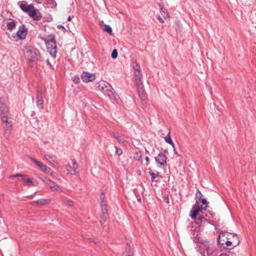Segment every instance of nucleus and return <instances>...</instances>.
<instances>
[{
    "instance_id": "nucleus-40",
    "label": "nucleus",
    "mask_w": 256,
    "mask_h": 256,
    "mask_svg": "<svg viewBox=\"0 0 256 256\" xmlns=\"http://www.w3.org/2000/svg\"><path fill=\"white\" fill-rule=\"evenodd\" d=\"M116 154L118 156H120L122 153V149L119 148H118V147H116Z\"/></svg>"
},
{
    "instance_id": "nucleus-20",
    "label": "nucleus",
    "mask_w": 256,
    "mask_h": 256,
    "mask_svg": "<svg viewBox=\"0 0 256 256\" xmlns=\"http://www.w3.org/2000/svg\"><path fill=\"white\" fill-rule=\"evenodd\" d=\"M134 76H135V82L136 84L142 83V74L140 72V70H136L134 72Z\"/></svg>"
},
{
    "instance_id": "nucleus-43",
    "label": "nucleus",
    "mask_w": 256,
    "mask_h": 256,
    "mask_svg": "<svg viewBox=\"0 0 256 256\" xmlns=\"http://www.w3.org/2000/svg\"><path fill=\"white\" fill-rule=\"evenodd\" d=\"M158 20L160 22H161V23H163L164 22V20L160 16H158Z\"/></svg>"
},
{
    "instance_id": "nucleus-22",
    "label": "nucleus",
    "mask_w": 256,
    "mask_h": 256,
    "mask_svg": "<svg viewBox=\"0 0 256 256\" xmlns=\"http://www.w3.org/2000/svg\"><path fill=\"white\" fill-rule=\"evenodd\" d=\"M44 159L50 164L54 162H56V158L53 156L48 154H44Z\"/></svg>"
},
{
    "instance_id": "nucleus-47",
    "label": "nucleus",
    "mask_w": 256,
    "mask_h": 256,
    "mask_svg": "<svg viewBox=\"0 0 256 256\" xmlns=\"http://www.w3.org/2000/svg\"><path fill=\"white\" fill-rule=\"evenodd\" d=\"M145 160L147 162V164H148L149 163V161H150L149 158L148 156H146L145 158Z\"/></svg>"
},
{
    "instance_id": "nucleus-8",
    "label": "nucleus",
    "mask_w": 256,
    "mask_h": 256,
    "mask_svg": "<svg viewBox=\"0 0 256 256\" xmlns=\"http://www.w3.org/2000/svg\"><path fill=\"white\" fill-rule=\"evenodd\" d=\"M44 184L49 186L50 188L54 192H62V188L54 182L45 177L42 179Z\"/></svg>"
},
{
    "instance_id": "nucleus-27",
    "label": "nucleus",
    "mask_w": 256,
    "mask_h": 256,
    "mask_svg": "<svg viewBox=\"0 0 256 256\" xmlns=\"http://www.w3.org/2000/svg\"><path fill=\"white\" fill-rule=\"evenodd\" d=\"M104 30L106 32L110 35L112 34V30L110 26L108 24H104Z\"/></svg>"
},
{
    "instance_id": "nucleus-31",
    "label": "nucleus",
    "mask_w": 256,
    "mask_h": 256,
    "mask_svg": "<svg viewBox=\"0 0 256 256\" xmlns=\"http://www.w3.org/2000/svg\"><path fill=\"white\" fill-rule=\"evenodd\" d=\"M51 56L54 58H56V49H52L48 50Z\"/></svg>"
},
{
    "instance_id": "nucleus-34",
    "label": "nucleus",
    "mask_w": 256,
    "mask_h": 256,
    "mask_svg": "<svg viewBox=\"0 0 256 256\" xmlns=\"http://www.w3.org/2000/svg\"><path fill=\"white\" fill-rule=\"evenodd\" d=\"M20 8L23 12H26L28 11L27 10H28V8H29V5L27 6L24 4H20Z\"/></svg>"
},
{
    "instance_id": "nucleus-16",
    "label": "nucleus",
    "mask_w": 256,
    "mask_h": 256,
    "mask_svg": "<svg viewBox=\"0 0 256 256\" xmlns=\"http://www.w3.org/2000/svg\"><path fill=\"white\" fill-rule=\"evenodd\" d=\"M194 219L195 220L196 224L199 226H204L206 224L208 223L207 219L202 215H199L198 218L196 217Z\"/></svg>"
},
{
    "instance_id": "nucleus-13",
    "label": "nucleus",
    "mask_w": 256,
    "mask_h": 256,
    "mask_svg": "<svg viewBox=\"0 0 256 256\" xmlns=\"http://www.w3.org/2000/svg\"><path fill=\"white\" fill-rule=\"evenodd\" d=\"M166 156L164 153H160L158 156L155 157V160L156 163L159 164L160 166H164L166 164Z\"/></svg>"
},
{
    "instance_id": "nucleus-2",
    "label": "nucleus",
    "mask_w": 256,
    "mask_h": 256,
    "mask_svg": "<svg viewBox=\"0 0 256 256\" xmlns=\"http://www.w3.org/2000/svg\"><path fill=\"white\" fill-rule=\"evenodd\" d=\"M197 204L193 206L190 216L192 218H196V216L198 215L199 212L202 210H206L208 206V202L204 198H199L196 200Z\"/></svg>"
},
{
    "instance_id": "nucleus-26",
    "label": "nucleus",
    "mask_w": 256,
    "mask_h": 256,
    "mask_svg": "<svg viewBox=\"0 0 256 256\" xmlns=\"http://www.w3.org/2000/svg\"><path fill=\"white\" fill-rule=\"evenodd\" d=\"M160 12L162 16L166 19L168 18V13L167 10L163 6H160Z\"/></svg>"
},
{
    "instance_id": "nucleus-1",
    "label": "nucleus",
    "mask_w": 256,
    "mask_h": 256,
    "mask_svg": "<svg viewBox=\"0 0 256 256\" xmlns=\"http://www.w3.org/2000/svg\"><path fill=\"white\" fill-rule=\"evenodd\" d=\"M198 250L201 256H212L214 254L216 248L214 242L207 240H202L198 244Z\"/></svg>"
},
{
    "instance_id": "nucleus-46",
    "label": "nucleus",
    "mask_w": 256,
    "mask_h": 256,
    "mask_svg": "<svg viewBox=\"0 0 256 256\" xmlns=\"http://www.w3.org/2000/svg\"><path fill=\"white\" fill-rule=\"evenodd\" d=\"M104 24H105L103 20L100 22V25L102 28L104 27Z\"/></svg>"
},
{
    "instance_id": "nucleus-21",
    "label": "nucleus",
    "mask_w": 256,
    "mask_h": 256,
    "mask_svg": "<svg viewBox=\"0 0 256 256\" xmlns=\"http://www.w3.org/2000/svg\"><path fill=\"white\" fill-rule=\"evenodd\" d=\"M22 180L25 184L28 186H36L38 184L37 180L33 178H23Z\"/></svg>"
},
{
    "instance_id": "nucleus-30",
    "label": "nucleus",
    "mask_w": 256,
    "mask_h": 256,
    "mask_svg": "<svg viewBox=\"0 0 256 256\" xmlns=\"http://www.w3.org/2000/svg\"><path fill=\"white\" fill-rule=\"evenodd\" d=\"M7 28L10 30H12L16 26V24L14 22H10L8 23Z\"/></svg>"
},
{
    "instance_id": "nucleus-5",
    "label": "nucleus",
    "mask_w": 256,
    "mask_h": 256,
    "mask_svg": "<svg viewBox=\"0 0 256 256\" xmlns=\"http://www.w3.org/2000/svg\"><path fill=\"white\" fill-rule=\"evenodd\" d=\"M230 232H224L221 233L219 236L218 239V243L224 248L228 249V242Z\"/></svg>"
},
{
    "instance_id": "nucleus-14",
    "label": "nucleus",
    "mask_w": 256,
    "mask_h": 256,
    "mask_svg": "<svg viewBox=\"0 0 256 256\" xmlns=\"http://www.w3.org/2000/svg\"><path fill=\"white\" fill-rule=\"evenodd\" d=\"M0 114L2 122H6V118H8V109L6 106L2 104L0 106Z\"/></svg>"
},
{
    "instance_id": "nucleus-32",
    "label": "nucleus",
    "mask_w": 256,
    "mask_h": 256,
    "mask_svg": "<svg viewBox=\"0 0 256 256\" xmlns=\"http://www.w3.org/2000/svg\"><path fill=\"white\" fill-rule=\"evenodd\" d=\"M142 154L141 152H136L135 154L134 158L138 160H140L142 158Z\"/></svg>"
},
{
    "instance_id": "nucleus-23",
    "label": "nucleus",
    "mask_w": 256,
    "mask_h": 256,
    "mask_svg": "<svg viewBox=\"0 0 256 256\" xmlns=\"http://www.w3.org/2000/svg\"><path fill=\"white\" fill-rule=\"evenodd\" d=\"M18 37L20 39H24L26 37V32L24 28H20L19 30L17 32Z\"/></svg>"
},
{
    "instance_id": "nucleus-18",
    "label": "nucleus",
    "mask_w": 256,
    "mask_h": 256,
    "mask_svg": "<svg viewBox=\"0 0 256 256\" xmlns=\"http://www.w3.org/2000/svg\"><path fill=\"white\" fill-rule=\"evenodd\" d=\"M48 50L52 49H56V45L55 40L53 37H50L46 42Z\"/></svg>"
},
{
    "instance_id": "nucleus-24",
    "label": "nucleus",
    "mask_w": 256,
    "mask_h": 256,
    "mask_svg": "<svg viewBox=\"0 0 256 256\" xmlns=\"http://www.w3.org/2000/svg\"><path fill=\"white\" fill-rule=\"evenodd\" d=\"M108 97L111 99L114 100L116 102L118 103L120 98L119 96L114 92V90L110 93V96H108Z\"/></svg>"
},
{
    "instance_id": "nucleus-50",
    "label": "nucleus",
    "mask_w": 256,
    "mask_h": 256,
    "mask_svg": "<svg viewBox=\"0 0 256 256\" xmlns=\"http://www.w3.org/2000/svg\"><path fill=\"white\" fill-rule=\"evenodd\" d=\"M48 143V141H44V144H46Z\"/></svg>"
},
{
    "instance_id": "nucleus-37",
    "label": "nucleus",
    "mask_w": 256,
    "mask_h": 256,
    "mask_svg": "<svg viewBox=\"0 0 256 256\" xmlns=\"http://www.w3.org/2000/svg\"><path fill=\"white\" fill-rule=\"evenodd\" d=\"M132 66L134 71L140 70V66L136 62H133Z\"/></svg>"
},
{
    "instance_id": "nucleus-9",
    "label": "nucleus",
    "mask_w": 256,
    "mask_h": 256,
    "mask_svg": "<svg viewBox=\"0 0 256 256\" xmlns=\"http://www.w3.org/2000/svg\"><path fill=\"white\" fill-rule=\"evenodd\" d=\"M228 242V249H232L240 244L238 236L235 234L230 233Z\"/></svg>"
},
{
    "instance_id": "nucleus-19",
    "label": "nucleus",
    "mask_w": 256,
    "mask_h": 256,
    "mask_svg": "<svg viewBox=\"0 0 256 256\" xmlns=\"http://www.w3.org/2000/svg\"><path fill=\"white\" fill-rule=\"evenodd\" d=\"M44 104L42 92L40 91H38V95L36 98V105L40 109H42Z\"/></svg>"
},
{
    "instance_id": "nucleus-45",
    "label": "nucleus",
    "mask_w": 256,
    "mask_h": 256,
    "mask_svg": "<svg viewBox=\"0 0 256 256\" xmlns=\"http://www.w3.org/2000/svg\"><path fill=\"white\" fill-rule=\"evenodd\" d=\"M46 64L50 68H52V65L48 60H46Z\"/></svg>"
},
{
    "instance_id": "nucleus-42",
    "label": "nucleus",
    "mask_w": 256,
    "mask_h": 256,
    "mask_svg": "<svg viewBox=\"0 0 256 256\" xmlns=\"http://www.w3.org/2000/svg\"><path fill=\"white\" fill-rule=\"evenodd\" d=\"M45 202H46V203H48L50 202V200H44L42 201H40V203L42 204H46Z\"/></svg>"
},
{
    "instance_id": "nucleus-53",
    "label": "nucleus",
    "mask_w": 256,
    "mask_h": 256,
    "mask_svg": "<svg viewBox=\"0 0 256 256\" xmlns=\"http://www.w3.org/2000/svg\"><path fill=\"white\" fill-rule=\"evenodd\" d=\"M146 153H148V150H146Z\"/></svg>"
},
{
    "instance_id": "nucleus-11",
    "label": "nucleus",
    "mask_w": 256,
    "mask_h": 256,
    "mask_svg": "<svg viewBox=\"0 0 256 256\" xmlns=\"http://www.w3.org/2000/svg\"><path fill=\"white\" fill-rule=\"evenodd\" d=\"M66 168L68 173L72 175L76 174L78 173V165L75 160H72V166L68 164L66 165Z\"/></svg>"
},
{
    "instance_id": "nucleus-49",
    "label": "nucleus",
    "mask_w": 256,
    "mask_h": 256,
    "mask_svg": "<svg viewBox=\"0 0 256 256\" xmlns=\"http://www.w3.org/2000/svg\"><path fill=\"white\" fill-rule=\"evenodd\" d=\"M72 20L71 17H70V16H69L68 17V21H70V20Z\"/></svg>"
},
{
    "instance_id": "nucleus-29",
    "label": "nucleus",
    "mask_w": 256,
    "mask_h": 256,
    "mask_svg": "<svg viewBox=\"0 0 256 256\" xmlns=\"http://www.w3.org/2000/svg\"><path fill=\"white\" fill-rule=\"evenodd\" d=\"M165 140L167 143L172 145L174 148V143L173 142L170 136H166L165 138Z\"/></svg>"
},
{
    "instance_id": "nucleus-17",
    "label": "nucleus",
    "mask_w": 256,
    "mask_h": 256,
    "mask_svg": "<svg viewBox=\"0 0 256 256\" xmlns=\"http://www.w3.org/2000/svg\"><path fill=\"white\" fill-rule=\"evenodd\" d=\"M137 87V90L140 96V98L142 100H144L146 98L145 92L144 88L143 82L136 84Z\"/></svg>"
},
{
    "instance_id": "nucleus-38",
    "label": "nucleus",
    "mask_w": 256,
    "mask_h": 256,
    "mask_svg": "<svg viewBox=\"0 0 256 256\" xmlns=\"http://www.w3.org/2000/svg\"><path fill=\"white\" fill-rule=\"evenodd\" d=\"M118 53L116 50L114 49L112 50L111 56H112V58H116L118 57Z\"/></svg>"
},
{
    "instance_id": "nucleus-35",
    "label": "nucleus",
    "mask_w": 256,
    "mask_h": 256,
    "mask_svg": "<svg viewBox=\"0 0 256 256\" xmlns=\"http://www.w3.org/2000/svg\"><path fill=\"white\" fill-rule=\"evenodd\" d=\"M149 173L150 174V175L151 176V180L152 181H154L155 178L158 176V174H155L152 170H150L149 172Z\"/></svg>"
},
{
    "instance_id": "nucleus-7",
    "label": "nucleus",
    "mask_w": 256,
    "mask_h": 256,
    "mask_svg": "<svg viewBox=\"0 0 256 256\" xmlns=\"http://www.w3.org/2000/svg\"><path fill=\"white\" fill-rule=\"evenodd\" d=\"M26 13L28 16L32 18L35 20H38L41 19L42 16L40 12H38L32 4H29V8Z\"/></svg>"
},
{
    "instance_id": "nucleus-3",
    "label": "nucleus",
    "mask_w": 256,
    "mask_h": 256,
    "mask_svg": "<svg viewBox=\"0 0 256 256\" xmlns=\"http://www.w3.org/2000/svg\"><path fill=\"white\" fill-rule=\"evenodd\" d=\"M104 192H102L100 196V200L101 202V208H102V214L100 216V224L103 225L104 222L106 221L108 214V208L106 203L104 202Z\"/></svg>"
},
{
    "instance_id": "nucleus-54",
    "label": "nucleus",
    "mask_w": 256,
    "mask_h": 256,
    "mask_svg": "<svg viewBox=\"0 0 256 256\" xmlns=\"http://www.w3.org/2000/svg\"><path fill=\"white\" fill-rule=\"evenodd\" d=\"M168 200L166 201V202L168 203Z\"/></svg>"
},
{
    "instance_id": "nucleus-15",
    "label": "nucleus",
    "mask_w": 256,
    "mask_h": 256,
    "mask_svg": "<svg viewBox=\"0 0 256 256\" xmlns=\"http://www.w3.org/2000/svg\"><path fill=\"white\" fill-rule=\"evenodd\" d=\"M2 122L5 124V126H4V136L8 138L10 136L12 130V122L8 120V118H6V122Z\"/></svg>"
},
{
    "instance_id": "nucleus-52",
    "label": "nucleus",
    "mask_w": 256,
    "mask_h": 256,
    "mask_svg": "<svg viewBox=\"0 0 256 256\" xmlns=\"http://www.w3.org/2000/svg\"><path fill=\"white\" fill-rule=\"evenodd\" d=\"M174 150V151H175V153H176L177 155L180 156L179 154H177V152L176 151V150Z\"/></svg>"
},
{
    "instance_id": "nucleus-51",
    "label": "nucleus",
    "mask_w": 256,
    "mask_h": 256,
    "mask_svg": "<svg viewBox=\"0 0 256 256\" xmlns=\"http://www.w3.org/2000/svg\"><path fill=\"white\" fill-rule=\"evenodd\" d=\"M138 202H141V199L140 198H138Z\"/></svg>"
},
{
    "instance_id": "nucleus-41",
    "label": "nucleus",
    "mask_w": 256,
    "mask_h": 256,
    "mask_svg": "<svg viewBox=\"0 0 256 256\" xmlns=\"http://www.w3.org/2000/svg\"><path fill=\"white\" fill-rule=\"evenodd\" d=\"M48 174H50L51 176H52L54 178H56L57 176V174L53 172L52 170H50V173Z\"/></svg>"
},
{
    "instance_id": "nucleus-25",
    "label": "nucleus",
    "mask_w": 256,
    "mask_h": 256,
    "mask_svg": "<svg viewBox=\"0 0 256 256\" xmlns=\"http://www.w3.org/2000/svg\"><path fill=\"white\" fill-rule=\"evenodd\" d=\"M112 136L115 138H116L118 140V142L120 144H123L124 142V140H123L122 138H121V136H120V134L118 132H113Z\"/></svg>"
},
{
    "instance_id": "nucleus-6",
    "label": "nucleus",
    "mask_w": 256,
    "mask_h": 256,
    "mask_svg": "<svg viewBox=\"0 0 256 256\" xmlns=\"http://www.w3.org/2000/svg\"><path fill=\"white\" fill-rule=\"evenodd\" d=\"M24 50L26 56L30 62H32L38 60V55L35 50L30 47H28Z\"/></svg>"
},
{
    "instance_id": "nucleus-4",
    "label": "nucleus",
    "mask_w": 256,
    "mask_h": 256,
    "mask_svg": "<svg viewBox=\"0 0 256 256\" xmlns=\"http://www.w3.org/2000/svg\"><path fill=\"white\" fill-rule=\"evenodd\" d=\"M97 87L100 90L108 96H110V93L114 90L110 84L104 80L98 82Z\"/></svg>"
},
{
    "instance_id": "nucleus-28",
    "label": "nucleus",
    "mask_w": 256,
    "mask_h": 256,
    "mask_svg": "<svg viewBox=\"0 0 256 256\" xmlns=\"http://www.w3.org/2000/svg\"><path fill=\"white\" fill-rule=\"evenodd\" d=\"M62 202H64L66 204H68V206H73V202H72L71 200H69V199H68V198H65V197H63V198H62Z\"/></svg>"
},
{
    "instance_id": "nucleus-44",
    "label": "nucleus",
    "mask_w": 256,
    "mask_h": 256,
    "mask_svg": "<svg viewBox=\"0 0 256 256\" xmlns=\"http://www.w3.org/2000/svg\"><path fill=\"white\" fill-rule=\"evenodd\" d=\"M202 196V193L200 191H198L197 192V193L196 194V196L198 197V196Z\"/></svg>"
},
{
    "instance_id": "nucleus-39",
    "label": "nucleus",
    "mask_w": 256,
    "mask_h": 256,
    "mask_svg": "<svg viewBox=\"0 0 256 256\" xmlns=\"http://www.w3.org/2000/svg\"><path fill=\"white\" fill-rule=\"evenodd\" d=\"M73 81L75 84H78L80 82V78L78 76H74L73 78Z\"/></svg>"
},
{
    "instance_id": "nucleus-12",
    "label": "nucleus",
    "mask_w": 256,
    "mask_h": 256,
    "mask_svg": "<svg viewBox=\"0 0 256 256\" xmlns=\"http://www.w3.org/2000/svg\"><path fill=\"white\" fill-rule=\"evenodd\" d=\"M29 158L30 159L32 162H34L38 166L41 170L44 172L48 174L50 172V168L46 166V165L43 164L42 162L38 161L35 158L28 156Z\"/></svg>"
},
{
    "instance_id": "nucleus-33",
    "label": "nucleus",
    "mask_w": 256,
    "mask_h": 256,
    "mask_svg": "<svg viewBox=\"0 0 256 256\" xmlns=\"http://www.w3.org/2000/svg\"><path fill=\"white\" fill-rule=\"evenodd\" d=\"M127 256H133V250L130 246H128L126 248Z\"/></svg>"
},
{
    "instance_id": "nucleus-10",
    "label": "nucleus",
    "mask_w": 256,
    "mask_h": 256,
    "mask_svg": "<svg viewBox=\"0 0 256 256\" xmlns=\"http://www.w3.org/2000/svg\"><path fill=\"white\" fill-rule=\"evenodd\" d=\"M82 80L86 83L94 81L96 78V75L88 72H84L81 75Z\"/></svg>"
},
{
    "instance_id": "nucleus-36",
    "label": "nucleus",
    "mask_w": 256,
    "mask_h": 256,
    "mask_svg": "<svg viewBox=\"0 0 256 256\" xmlns=\"http://www.w3.org/2000/svg\"><path fill=\"white\" fill-rule=\"evenodd\" d=\"M25 175L21 174H15L10 175L8 178H14L18 177H24Z\"/></svg>"
},
{
    "instance_id": "nucleus-48",
    "label": "nucleus",
    "mask_w": 256,
    "mask_h": 256,
    "mask_svg": "<svg viewBox=\"0 0 256 256\" xmlns=\"http://www.w3.org/2000/svg\"><path fill=\"white\" fill-rule=\"evenodd\" d=\"M58 28H59V29H60V28H64V29H65L64 26H62V25H58Z\"/></svg>"
}]
</instances>
